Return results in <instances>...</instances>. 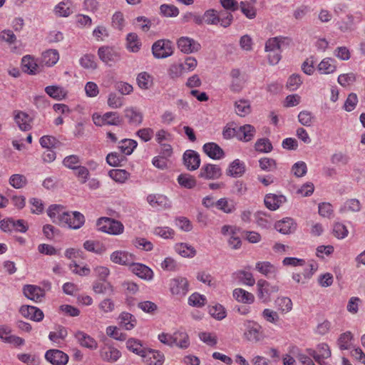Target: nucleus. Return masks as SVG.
Listing matches in <instances>:
<instances>
[{
	"label": "nucleus",
	"mask_w": 365,
	"mask_h": 365,
	"mask_svg": "<svg viewBox=\"0 0 365 365\" xmlns=\"http://www.w3.org/2000/svg\"><path fill=\"white\" fill-rule=\"evenodd\" d=\"M99 231L112 235H119L124 232V225L118 220L110 217H101L96 222Z\"/></svg>",
	"instance_id": "obj_1"
},
{
	"label": "nucleus",
	"mask_w": 365,
	"mask_h": 365,
	"mask_svg": "<svg viewBox=\"0 0 365 365\" xmlns=\"http://www.w3.org/2000/svg\"><path fill=\"white\" fill-rule=\"evenodd\" d=\"M151 49L155 58H166L173 53V42L168 39H159L153 44Z\"/></svg>",
	"instance_id": "obj_2"
},
{
	"label": "nucleus",
	"mask_w": 365,
	"mask_h": 365,
	"mask_svg": "<svg viewBox=\"0 0 365 365\" xmlns=\"http://www.w3.org/2000/svg\"><path fill=\"white\" fill-rule=\"evenodd\" d=\"M169 289L173 295L182 297L190 290V283L186 277L178 276L170 280Z\"/></svg>",
	"instance_id": "obj_3"
},
{
	"label": "nucleus",
	"mask_w": 365,
	"mask_h": 365,
	"mask_svg": "<svg viewBox=\"0 0 365 365\" xmlns=\"http://www.w3.org/2000/svg\"><path fill=\"white\" fill-rule=\"evenodd\" d=\"M62 217L61 226H67L71 229L78 230L85 223L84 215L78 211L66 212Z\"/></svg>",
	"instance_id": "obj_4"
},
{
	"label": "nucleus",
	"mask_w": 365,
	"mask_h": 365,
	"mask_svg": "<svg viewBox=\"0 0 365 365\" xmlns=\"http://www.w3.org/2000/svg\"><path fill=\"white\" fill-rule=\"evenodd\" d=\"M99 58L106 64L111 66L117 62L120 58V53L113 46H102L98 50Z\"/></svg>",
	"instance_id": "obj_5"
},
{
	"label": "nucleus",
	"mask_w": 365,
	"mask_h": 365,
	"mask_svg": "<svg viewBox=\"0 0 365 365\" xmlns=\"http://www.w3.org/2000/svg\"><path fill=\"white\" fill-rule=\"evenodd\" d=\"M291 39L286 36H276L269 38L265 43V51L267 52H282L289 46Z\"/></svg>",
	"instance_id": "obj_6"
},
{
	"label": "nucleus",
	"mask_w": 365,
	"mask_h": 365,
	"mask_svg": "<svg viewBox=\"0 0 365 365\" xmlns=\"http://www.w3.org/2000/svg\"><path fill=\"white\" fill-rule=\"evenodd\" d=\"M245 331L244 336L250 341L257 342L260 341L262 327L255 321H246L244 323Z\"/></svg>",
	"instance_id": "obj_7"
},
{
	"label": "nucleus",
	"mask_w": 365,
	"mask_h": 365,
	"mask_svg": "<svg viewBox=\"0 0 365 365\" xmlns=\"http://www.w3.org/2000/svg\"><path fill=\"white\" fill-rule=\"evenodd\" d=\"M257 286L258 297L263 302H267L269 296L273 293L277 292L279 290V287L277 285H271L264 279L258 280Z\"/></svg>",
	"instance_id": "obj_8"
},
{
	"label": "nucleus",
	"mask_w": 365,
	"mask_h": 365,
	"mask_svg": "<svg viewBox=\"0 0 365 365\" xmlns=\"http://www.w3.org/2000/svg\"><path fill=\"white\" fill-rule=\"evenodd\" d=\"M45 359L52 365H66L69 358L63 351L53 349L46 351Z\"/></svg>",
	"instance_id": "obj_9"
},
{
	"label": "nucleus",
	"mask_w": 365,
	"mask_h": 365,
	"mask_svg": "<svg viewBox=\"0 0 365 365\" xmlns=\"http://www.w3.org/2000/svg\"><path fill=\"white\" fill-rule=\"evenodd\" d=\"M37 61L30 55L24 56L21 59L22 70L29 75H36L40 73L42 71V65Z\"/></svg>",
	"instance_id": "obj_10"
},
{
	"label": "nucleus",
	"mask_w": 365,
	"mask_h": 365,
	"mask_svg": "<svg viewBox=\"0 0 365 365\" xmlns=\"http://www.w3.org/2000/svg\"><path fill=\"white\" fill-rule=\"evenodd\" d=\"M222 175V170L217 165L204 164L200 171L199 177L206 180H217Z\"/></svg>",
	"instance_id": "obj_11"
},
{
	"label": "nucleus",
	"mask_w": 365,
	"mask_h": 365,
	"mask_svg": "<svg viewBox=\"0 0 365 365\" xmlns=\"http://www.w3.org/2000/svg\"><path fill=\"white\" fill-rule=\"evenodd\" d=\"M178 48L184 53H192L198 51L201 48V45L195 40L182 36L178 40Z\"/></svg>",
	"instance_id": "obj_12"
},
{
	"label": "nucleus",
	"mask_w": 365,
	"mask_h": 365,
	"mask_svg": "<svg viewBox=\"0 0 365 365\" xmlns=\"http://www.w3.org/2000/svg\"><path fill=\"white\" fill-rule=\"evenodd\" d=\"M182 159L185 166L189 170H195L200 167V155L195 150H186L183 154Z\"/></svg>",
	"instance_id": "obj_13"
},
{
	"label": "nucleus",
	"mask_w": 365,
	"mask_h": 365,
	"mask_svg": "<svg viewBox=\"0 0 365 365\" xmlns=\"http://www.w3.org/2000/svg\"><path fill=\"white\" fill-rule=\"evenodd\" d=\"M110 260L115 263L120 265L130 266L135 259V257L133 254L129 253L126 251L117 250L110 255Z\"/></svg>",
	"instance_id": "obj_14"
},
{
	"label": "nucleus",
	"mask_w": 365,
	"mask_h": 365,
	"mask_svg": "<svg viewBox=\"0 0 365 365\" xmlns=\"http://www.w3.org/2000/svg\"><path fill=\"white\" fill-rule=\"evenodd\" d=\"M307 352L310 356H312L316 361H320L321 360L328 359L331 354L330 348L326 343H321L318 344L317 350L307 349Z\"/></svg>",
	"instance_id": "obj_15"
},
{
	"label": "nucleus",
	"mask_w": 365,
	"mask_h": 365,
	"mask_svg": "<svg viewBox=\"0 0 365 365\" xmlns=\"http://www.w3.org/2000/svg\"><path fill=\"white\" fill-rule=\"evenodd\" d=\"M19 312L24 317L35 322L42 321L44 317L43 312L34 306L23 305Z\"/></svg>",
	"instance_id": "obj_16"
},
{
	"label": "nucleus",
	"mask_w": 365,
	"mask_h": 365,
	"mask_svg": "<svg viewBox=\"0 0 365 365\" xmlns=\"http://www.w3.org/2000/svg\"><path fill=\"white\" fill-rule=\"evenodd\" d=\"M130 271L138 277L145 280H151L153 278V272L148 266L141 263H134L130 266Z\"/></svg>",
	"instance_id": "obj_17"
},
{
	"label": "nucleus",
	"mask_w": 365,
	"mask_h": 365,
	"mask_svg": "<svg viewBox=\"0 0 365 365\" xmlns=\"http://www.w3.org/2000/svg\"><path fill=\"white\" fill-rule=\"evenodd\" d=\"M146 201L155 209H163L170 207L168 198L161 194H150L146 197Z\"/></svg>",
	"instance_id": "obj_18"
},
{
	"label": "nucleus",
	"mask_w": 365,
	"mask_h": 365,
	"mask_svg": "<svg viewBox=\"0 0 365 365\" xmlns=\"http://www.w3.org/2000/svg\"><path fill=\"white\" fill-rule=\"evenodd\" d=\"M286 201L287 198L284 195L272 193L267 194L264 200L265 206L270 210H277Z\"/></svg>",
	"instance_id": "obj_19"
},
{
	"label": "nucleus",
	"mask_w": 365,
	"mask_h": 365,
	"mask_svg": "<svg viewBox=\"0 0 365 365\" xmlns=\"http://www.w3.org/2000/svg\"><path fill=\"white\" fill-rule=\"evenodd\" d=\"M255 269L267 278H275L278 272L277 267L267 261L257 262Z\"/></svg>",
	"instance_id": "obj_20"
},
{
	"label": "nucleus",
	"mask_w": 365,
	"mask_h": 365,
	"mask_svg": "<svg viewBox=\"0 0 365 365\" xmlns=\"http://www.w3.org/2000/svg\"><path fill=\"white\" fill-rule=\"evenodd\" d=\"M275 229L283 235H289L294 232L297 229V223L291 217H285L277 222Z\"/></svg>",
	"instance_id": "obj_21"
},
{
	"label": "nucleus",
	"mask_w": 365,
	"mask_h": 365,
	"mask_svg": "<svg viewBox=\"0 0 365 365\" xmlns=\"http://www.w3.org/2000/svg\"><path fill=\"white\" fill-rule=\"evenodd\" d=\"M23 292L26 297L34 302H40L45 295L43 289L32 284L25 285L23 288Z\"/></svg>",
	"instance_id": "obj_22"
},
{
	"label": "nucleus",
	"mask_w": 365,
	"mask_h": 365,
	"mask_svg": "<svg viewBox=\"0 0 365 365\" xmlns=\"http://www.w3.org/2000/svg\"><path fill=\"white\" fill-rule=\"evenodd\" d=\"M204 153L211 159L220 160L224 158V150L215 143H207L202 147Z\"/></svg>",
	"instance_id": "obj_23"
},
{
	"label": "nucleus",
	"mask_w": 365,
	"mask_h": 365,
	"mask_svg": "<svg viewBox=\"0 0 365 365\" xmlns=\"http://www.w3.org/2000/svg\"><path fill=\"white\" fill-rule=\"evenodd\" d=\"M142 359L148 365H162L165 360L161 352L151 349H146Z\"/></svg>",
	"instance_id": "obj_24"
},
{
	"label": "nucleus",
	"mask_w": 365,
	"mask_h": 365,
	"mask_svg": "<svg viewBox=\"0 0 365 365\" xmlns=\"http://www.w3.org/2000/svg\"><path fill=\"white\" fill-rule=\"evenodd\" d=\"M14 120L21 130L28 131L31 129L32 118L26 113L15 111Z\"/></svg>",
	"instance_id": "obj_25"
},
{
	"label": "nucleus",
	"mask_w": 365,
	"mask_h": 365,
	"mask_svg": "<svg viewBox=\"0 0 365 365\" xmlns=\"http://www.w3.org/2000/svg\"><path fill=\"white\" fill-rule=\"evenodd\" d=\"M101 359L107 362L113 363L121 356V352L113 346H104L100 351Z\"/></svg>",
	"instance_id": "obj_26"
},
{
	"label": "nucleus",
	"mask_w": 365,
	"mask_h": 365,
	"mask_svg": "<svg viewBox=\"0 0 365 365\" xmlns=\"http://www.w3.org/2000/svg\"><path fill=\"white\" fill-rule=\"evenodd\" d=\"M74 336L81 346L83 347L93 350L98 346L97 341L93 337L83 331H78L75 333Z\"/></svg>",
	"instance_id": "obj_27"
},
{
	"label": "nucleus",
	"mask_w": 365,
	"mask_h": 365,
	"mask_svg": "<svg viewBox=\"0 0 365 365\" xmlns=\"http://www.w3.org/2000/svg\"><path fill=\"white\" fill-rule=\"evenodd\" d=\"M256 130L255 127L250 124L237 128V139L243 142L250 141L255 136Z\"/></svg>",
	"instance_id": "obj_28"
},
{
	"label": "nucleus",
	"mask_w": 365,
	"mask_h": 365,
	"mask_svg": "<svg viewBox=\"0 0 365 365\" xmlns=\"http://www.w3.org/2000/svg\"><path fill=\"white\" fill-rule=\"evenodd\" d=\"M125 117L128 123L133 125H139L143 121V114L136 108H127L124 110Z\"/></svg>",
	"instance_id": "obj_29"
},
{
	"label": "nucleus",
	"mask_w": 365,
	"mask_h": 365,
	"mask_svg": "<svg viewBox=\"0 0 365 365\" xmlns=\"http://www.w3.org/2000/svg\"><path fill=\"white\" fill-rule=\"evenodd\" d=\"M66 211L63 210V207L60 205H51L48 207L47 214L54 223L62 225L63 215Z\"/></svg>",
	"instance_id": "obj_30"
},
{
	"label": "nucleus",
	"mask_w": 365,
	"mask_h": 365,
	"mask_svg": "<svg viewBox=\"0 0 365 365\" xmlns=\"http://www.w3.org/2000/svg\"><path fill=\"white\" fill-rule=\"evenodd\" d=\"M59 60V53L56 49H48L42 53L41 64L48 67L54 66Z\"/></svg>",
	"instance_id": "obj_31"
},
{
	"label": "nucleus",
	"mask_w": 365,
	"mask_h": 365,
	"mask_svg": "<svg viewBox=\"0 0 365 365\" xmlns=\"http://www.w3.org/2000/svg\"><path fill=\"white\" fill-rule=\"evenodd\" d=\"M118 320L120 327L125 330H131L137 324L135 316L128 312H122L118 317Z\"/></svg>",
	"instance_id": "obj_32"
},
{
	"label": "nucleus",
	"mask_w": 365,
	"mask_h": 365,
	"mask_svg": "<svg viewBox=\"0 0 365 365\" xmlns=\"http://www.w3.org/2000/svg\"><path fill=\"white\" fill-rule=\"evenodd\" d=\"M232 296L234 299L243 304H252L255 301V296L242 288H236L233 290Z\"/></svg>",
	"instance_id": "obj_33"
},
{
	"label": "nucleus",
	"mask_w": 365,
	"mask_h": 365,
	"mask_svg": "<svg viewBox=\"0 0 365 365\" xmlns=\"http://www.w3.org/2000/svg\"><path fill=\"white\" fill-rule=\"evenodd\" d=\"M72 1L71 0H63L59 2L54 7V12L59 17H68L72 13Z\"/></svg>",
	"instance_id": "obj_34"
},
{
	"label": "nucleus",
	"mask_w": 365,
	"mask_h": 365,
	"mask_svg": "<svg viewBox=\"0 0 365 365\" xmlns=\"http://www.w3.org/2000/svg\"><path fill=\"white\" fill-rule=\"evenodd\" d=\"M216 207L225 213L230 214L235 211L236 203L234 200L222 197L215 202Z\"/></svg>",
	"instance_id": "obj_35"
},
{
	"label": "nucleus",
	"mask_w": 365,
	"mask_h": 365,
	"mask_svg": "<svg viewBox=\"0 0 365 365\" xmlns=\"http://www.w3.org/2000/svg\"><path fill=\"white\" fill-rule=\"evenodd\" d=\"M227 172L232 177H240L245 172V164L240 160L235 159L230 164Z\"/></svg>",
	"instance_id": "obj_36"
},
{
	"label": "nucleus",
	"mask_w": 365,
	"mask_h": 365,
	"mask_svg": "<svg viewBox=\"0 0 365 365\" xmlns=\"http://www.w3.org/2000/svg\"><path fill=\"white\" fill-rule=\"evenodd\" d=\"M142 43L135 33H129L126 36V47L128 51L137 53L140 51Z\"/></svg>",
	"instance_id": "obj_37"
},
{
	"label": "nucleus",
	"mask_w": 365,
	"mask_h": 365,
	"mask_svg": "<svg viewBox=\"0 0 365 365\" xmlns=\"http://www.w3.org/2000/svg\"><path fill=\"white\" fill-rule=\"evenodd\" d=\"M175 250L183 257L192 258L196 255L195 249L187 243H178L175 245Z\"/></svg>",
	"instance_id": "obj_38"
},
{
	"label": "nucleus",
	"mask_w": 365,
	"mask_h": 365,
	"mask_svg": "<svg viewBox=\"0 0 365 365\" xmlns=\"http://www.w3.org/2000/svg\"><path fill=\"white\" fill-rule=\"evenodd\" d=\"M254 4L255 1L250 0L241 1L239 5L242 13L250 19L255 18L257 14Z\"/></svg>",
	"instance_id": "obj_39"
},
{
	"label": "nucleus",
	"mask_w": 365,
	"mask_h": 365,
	"mask_svg": "<svg viewBox=\"0 0 365 365\" xmlns=\"http://www.w3.org/2000/svg\"><path fill=\"white\" fill-rule=\"evenodd\" d=\"M335 60L331 58H324L318 65V71L322 74L332 73L336 71Z\"/></svg>",
	"instance_id": "obj_40"
},
{
	"label": "nucleus",
	"mask_w": 365,
	"mask_h": 365,
	"mask_svg": "<svg viewBox=\"0 0 365 365\" xmlns=\"http://www.w3.org/2000/svg\"><path fill=\"white\" fill-rule=\"evenodd\" d=\"M45 92L51 98L61 101L66 96V91L63 88L59 86H48L45 88Z\"/></svg>",
	"instance_id": "obj_41"
},
{
	"label": "nucleus",
	"mask_w": 365,
	"mask_h": 365,
	"mask_svg": "<svg viewBox=\"0 0 365 365\" xmlns=\"http://www.w3.org/2000/svg\"><path fill=\"white\" fill-rule=\"evenodd\" d=\"M127 349L143 358L147 349L144 348L140 340L130 338L126 341Z\"/></svg>",
	"instance_id": "obj_42"
},
{
	"label": "nucleus",
	"mask_w": 365,
	"mask_h": 365,
	"mask_svg": "<svg viewBox=\"0 0 365 365\" xmlns=\"http://www.w3.org/2000/svg\"><path fill=\"white\" fill-rule=\"evenodd\" d=\"M67 335V329L62 326H58L56 331L49 333L48 339L53 343L59 345L66 338Z\"/></svg>",
	"instance_id": "obj_43"
},
{
	"label": "nucleus",
	"mask_w": 365,
	"mask_h": 365,
	"mask_svg": "<svg viewBox=\"0 0 365 365\" xmlns=\"http://www.w3.org/2000/svg\"><path fill=\"white\" fill-rule=\"evenodd\" d=\"M353 340V334L351 331H347L340 334L337 339V345L340 350H349L351 347V341Z\"/></svg>",
	"instance_id": "obj_44"
},
{
	"label": "nucleus",
	"mask_w": 365,
	"mask_h": 365,
	"mask_svg": "<svg viewBox=\"0 0 365 365\" xmlns=\"http://www.w3.org/2000/svg\"><path fill=\"white\" fill-rule=\"evenodd\" d=\"M138 143L132 139H123L119 142L118 148L120 152L126 155H130L137 147Z\"/></svg>",
	"instance_id": "obj_45"
},
{
	"label": "nucleus",
	"mask_w": 365,
	"mask_h": 365,
	"mask_svg": "<svg viewBox=\"0 0 365 365\" xmlns=\"http://www.w3.org/2000/svg\"><path fill=\"white\" fill-rule=\"evenodd\" d=\"M235 110L236 113L244 117L251 112V107L249 101L240 99L235 103Z\"/></svg>",
	"instance_id": "obj_46"
},
{
	"label": "nucleus",
	"mask_w": 365,
	"mask_h": 365,
	"mask_svg": "<svg viewBox=\"0 0 365 365\" xmlns=\"http://www.w3.org/2000/svg\"><path fill=\"white\" fill-rule=\"evenodd\" d=\"M361 210V203L357 199L347 200L339 209L340 213L346 212H356Z\"/></svg>",
	"instance_id": "obj_47"
},
{
	"label": "nucleus",
	"mask_w": 365,
	"mask_h": 365,
	"mask_svg": "<svg viewBox=\"0 0 365 365\" xmlns=\"http://www.w3.org/2000/svg\"><path fill=\"white\" fill-rule=\"evenodd\" d=\"M177 180L181 187L187 189H192L195 187L197 184L195 178L187 173H182L178 175Z\"/></svg>",
	"instance_id": "obj_48"
},
{
	"label": "nucleus",
	"mask_w": 365,
	"mask_h": 365,
	"mask_svg": "<svg viewBox=\"0 0 365 365\" xmlns=\"http://www.w3.org/2000/svg\"><path fill=\"white\" fill-rule=\"evenodd\" d=\"M136 81L141 89L147 90L153 83V77L145 71L141 72L137 76Z\"/></svg>",
	"instance_id": "obj_49"
},
{
	"label": "nucleus",
	"mask_w": 365,
	"mask_h": 365,
	"mask_svg": "<svg viewBox=\"0 0 365 365\" xmlns=\"http://www.w3.org/2000/svg\"><path fill=\"white\" fill-rule=\"evenodd\" d=\"M83 247L86 250L98 255H101L106 251V247L101 243L93 240H86L83 243Z\"/></svg>",
	"instance_id": "obj_50"
},
{
	"label": "nucleus",
	"mask_w": 365,
	"mask_h": 365,
	"mask_svg": "<svg viewBox=\"0 0 365 365\" xmlns=\"http://www.w3.org/2000/svg\"><path fill=\"white\" fill-rule=\"evenodd\" d=\"M256 223L262 228H269L272 224V220L266 212L258 211L255 214Z\"/></svg>",
	"instance_id": "obj_51"
},
{
	"label": "nucleus",
	"mask_w": 365,
	"mask_h": 365,
	"mask_svg": "<svg viewBox=\"0 0 365 365\" xmlns=\"http://www.w3.org/2000/svg\"><path fill=\"white\" fill-rule=\"evenodd\" d=\"M209 314L217 320H222L227 316L225 307L220 304H215L209 307Z\"/></svg>",
	"instance_id": "obj_52"
},
{
	"label": "nucleus",
	"mask_w": 365,
	"mask_h": 365,
	"mask_svg": "<svg viewBox=\"0 0 365 365\" xmlns=\"http://www.w3.org/2000/svg\"><path fill=\"white\" fill-rule=\"evenodd\" d=\"M187 302L190 306L202 307L206 304L207 298L203 294L195 292L188 297Z\"/></svg>",
	"instance_id": "obj_53"
},
{
	"label": "nucleus",
	"mask_w": 365,
	"mask_h": 365,
	"mask_svg": "<svg viewBox=\"0 0 365 365\" xmlns=\"http://www.w3.org/2000/svg\"><path fill=\"white\" fill-rule=\"evenodd\" d=\"M235 275L243 284L253 286L255 284V279L250 272L239 270L235 272Z\"/></svg>",
	"instance_id": "obj_54"
},
{
	"label": "nucleus",
	"mask_w": 365,
	"mask_h": 365,
	"mask_svg": "<svg viewBox=\"0 0 365 365\" xmlns=\"http://www.w3.org/2000/svg\"><path fill=\"white\" fill-rule=\"evenodd\" d=\"M255 148L257 151L264 153H269L273 149L270 140L266 138L258 139L255 143Z\"/></svg>",
	"instance_id": "obj_55"
},
{
	"label": "nucleus",
	"mask_w": 365,
	"mask_h": 365,
	"mask_svg": "<svg viewBox=\"0 0 365 365\" xmlns=\"http://www.w3.org/2000/svg\"><path fill=\"white\" fill-rule=\"evenodd\" d=\"M80 65L86 69H96L97 63L96 57L93 54H85L79 60Z\"/></svg>",
	"instance_id": "obj_56"
},
{
	"label": "nucleus",
	"mask_w": 365,
	"mask_h": 365,
	"mask_svg": "<svg viewBox=\"0 0 365 365\" xmlns=\"http://www.w3.org/2000/svg\"><path fill=\"white\" fill-rule=\"evenodd\" d=\"M109 176L115 181L123 183L129 178L130 173L125 170L114 169L108 173Z\"/></svg>",
	"instance_id": "obj_57"
},
{
	"label": "nucleus",
	"mask_w": 365,
	"mask_h": 365,
	"mask_svg": "<svg viewBox=\"0 0 365 365\" xmlns=\"http://www.w3.org/2000/svg\"><path fill=\"white\" fill-rule=\"evenodd\" d=\"M160 14L165 17H176L179 15V9L172 4H162L160 6Z\"/></svg>",
	"instance_id": "obj_58"
},
{
	"label": "nucleus",
	"mask_w": 365,
	"mask_h": 365,
	"mask_svg": "<svg viewBox=\"0 0 365 365\" xmlns=\"http://www.w3.org/2000/svg\"><path fill=\"white\" fill-rule=\"evenodd\" d=\"M259 168L266 172H271L277 168L275 160L270 158H262L259 160Z\"/></svg>",
	"instance_id": "obj_59"
},
{
	"label": "nucleus",
	"mask_w": 365,
	"mask_h": 365,
	"mask_svg": "<svg viewBox=\"0 0 365 365\" xmlns=\"http://www.w3.org/2000/svg\"><path fill=\"white\" fill-rule=\"evenodd\" d=\"M275 304L282 312H288L292 309V300L288 297H278L275 301Z\"/></svg>",
	"instance_id": "obj_60"
},
{
	"label": "nucleus",
	"mask_w": 365,
	"mask_h": 365,
	"mask_svg": "<svg viewBox=\"0 0 365 365\" xmlns=\"http://www.w3.org/2000/svg\"><path fill=\"white\" fill-rule=\"evenodd\" d=\"M26 183V178L23 175L14 174L9 178V184L16 189L22 188Z\"/></svg>",
	"instance_id": "obj_61"
},
{
	"label": "nucleus",
	"mask_w": 365,
	"mask_h": 365,
	"mask_svg": "<svg viewBox=\"0 0 365 365\" xmlns=\"http://www.w3.org/2000/svg\"><path fill=\"white\" fill-rule=\"evenodd\" d=\"M347 21H340L336 23L337 28L341 32H347L351 31L353 29V25L354 24V17L351 14H348L346 16Z\"/></svg>",
	"instance_id": "obj_62"
},
{
	"label": "nucleus",
	"mask_w": 365,
	"mask_h": 365,
	"mask_svg": "<svg viewBox=\"0 0 365 365\" xmlns=\"http://www.w3.org/2000/svg\"><path fill=\"white\" fill-rule=\"evenodd\" d=\"M153 234L163 239H172L175 235V232L168 227H157L154 229Z\"/></svg>",
	"instance_id": "obj_63"
},
{
	"label": "nucleus",
	"mask_w": 365,
	"mask_h": 365,
	"mask_svg": "<svg viewBox=\"0 0 365 365\" xmlns=\"http://www.w3.org/2000/svg\"><path fill=\"white\" fill-rule=\"evenodd\" d=\"M334 235L339 240L344 239L349 234L348 229L341 222H335L333 227Z\"/></svg>",
	"instance_id": "obj_64"
}]
</instances>
